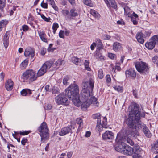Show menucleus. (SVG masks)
Returning <instances> with one entry per match:
<instances>
[{
    "mask_svg": "<svg viewBox=\"0 0 158 158\" xmlns=\"http://www.w3.org/2000/svg\"><path fill=\"white\" fill-rule=\"evenodd\" d=\"M65 94L61 93L56 97L55 99L58 105L67 106L69 102L68 101L67 96L69 99L72 100L74 104L77 106H80L81 103L79 99V88L75 84H71L65 90Z\"/></svg>",
    "mask_w": 158,
    "mask_h": 158,
    "instance_id": "1",
    "label": "nucleus"
},
{
    "mask_svg": "<svg viewBox=\"0 0 158 158\" xmlns=\"http://www.w3.org/2000/svg\"><path fill=\"white\" fill-rule=\"evenodd\" d=\"M94 83V80L90 78L88 81L83 84V88L81 94V98L85 100L81 105L83 110H86L91 104L95 108L99 106V103L97 98L92 96Z\"/></svg>",
    "mask_w": 158,
    "mask_h": 158,
    "instance_id": "2",
    "label": "nucleus"
},
{
    "mask_svg": "<svg viewBox=\"0 0 158 158\" xmlns=\"http://www.w3.org/2000/svg\"><path fill=\"white\" fill-rule=\"evenodd\" d=\"M139 105L136 103L134 104L132 106L131 110L130 111L131 115H134V118L137 122L135 127L136 129H142L143 132L146 136L150 138L151 137L152 135L148 128L146 125L140 121L142 118H144L145 115V112L144 111H141L139 110Z\"/></svg>",
    "mask_w": 158,
    "mask_h": 158,
    "instance_id": "3",
    "label": "nucleus"
},
{
    "mask_svg": "<svg viewBox=\"0 0 158 158\" xmlns=\"http://www.w3.org/2000/svg\"><path fill=\"white\" fill-rule=\"evenodd\" d=\"M101 115L100 113H98L93 114L92 118L93 119H97V125L96 127V130L100 133L103 130V128H106L107 127V118L106 117L103 118V120L101 123Z\"/></svg>",
    "mask_w": 158,
    "mask_h": 158,
    "instance_id": "4",
    "label": "nucleus"
},
{
    "mask_svg": "<svg viewBox=\"0 0 158 158\" xmlns=\"http://www.w3.org/2000/svg\"><path fill=\"white\" fill-rule=\"evenodd\" d=\"M139 147L137 146L132 148L128 145L123 146L119 145L115 148V149L119 152H123L124 154L130 156L132 155H133L135 153L137 152V151L139 149Z\"/></svg>",
    "mask_w": 158,
    "mask_h": 158,
    "instance_id": "5",
    "label": "nucleus"
},
{
    "mask_svg": "<svg viewBox=\"0 0 158 158\" xmlns=\"http://www.w3.org/2000/svg\"><path fill=\"white\" fill-rule=\"evenodd\" d=\"M37 78L36 73L32 69H27L23 73L21 78L24 82H32Z\"/></svg>",
    "mask_w": 158,
    "mask_h": 158,
    "instance_id": "6",
    "label": "nucleus"
},
{
    "mask_svg": "<svg viewBox=\"0 0 158 158\" xmlns=\"http://www.w3.org/2000/svg\"><path fill=\"white\" fill-rule=\"evenodd\" d=\"M129 115L130 116L128 118L127 123L129 127L132 128L133 130L131 132V135L134 138H136L139 135V133L137 130L139 129H136L135 127L136 123H137V122L134 118V115L130 114V112Z\"/></svg>",
    "mask_w": 158,
    "mask_h": 158,
    "instance_id": "7",
    "label": "nucleus"
},
{
    "mask_svg": "<svg viewBox=\"0 0 158 158\" xmlns=\"http://www.w3.org/2000/svg\"><path fill=\"white\" fill-rule=\"evenodd\" d=\"M38 130L41 137V142H44V140H47L49 138V130L47 128V124L45 122H43L41 123Z\"/></svg>",
    "mask_w": 158,
    "mask_h": 158,
    "instance_id": "8",
    "label": "nucleus"
},
{
    "mask_svg": "<svg viewBox=\"0 0 158 158\" xmlns=\"http://www.w3.org/2000/svg\"><path fill=\"white\" fill-rule=\"evenodd\" d=\"M52 64V62L47 61L44 63L36 74L37 77L44 75L47 72V70L51 68Z\"/></svg>",
    "mask_w": 158,
    "mask_h": 158,
    "instance_id": "9",
    "label": "nucleus"
},
{
    "mask_svg": "<svg viewBox=\"0 0 158 158\" xmlns=\"http://www.w3.org/2000/svg\"><path fill=\"white\" fill-rule=\"evenodd\" d=\"M135 65L137 70L140 73H143L148 69V64L144 62H137Z\"/></svg>",
    "mask_w": 158,
    "mask_h": 158,
    "instance_id": "10",
    "label": "nucleus"
},
{
    "mask_svg": "<svg viewBox=\"0 0 158 158\" xmlns=\"http://www.w3.org/2000/svg\"><path fill=\"white\" fill-rule=\"evenodd\" d=\"M102 137L103 140L107 142H110L114 138V133L111 131H107L102 134Z\"/></svg>",
    "mask_w": 158,
    "mask_h": 158,
    "instance_id": "11",
    "label": "nucleus"
},
{
    "mask_svg": "<svg viewBox=\"0 0 158 158\" xmlns=\"http://www.w3.org/2000/svg\"><path fill=\"white\" fill-rule=\"evenodd\" d=\"M24 56L26 57H30L31 59L34 58L35 56V49L31 47L26 48L24 53Z\"/></svg>",
    "mask_w": 158,
    "mask_h": 158,
    "instance_id": "12",
    "label": "nucleus"
},
{
    "mask_svg": "<svg viewBox=\"0 0 158 158\" xmlns=\"http://www.w3.org/2000/svg\"><path fill=\"white\" fill-rule=\"evenodd\" d=\"M125 74L126 78H131L132 79H135L136 76L135 70L132 68L127 70L125 71Z\"/></svg>",
    "mask_w": 158,
    "mask_h": 158,
    "instance_id": "13",
    "label": "nucleus"
},
{
    "mask_svg": "<svg viewBox=\"0 0 158 158\" xmlns=\"http://www.w3.org/2000/svg\"><path fill=\"white\" fill-rule=\"evenodd\" d=\"M69 133H70L71 134L72 133L71 127L70 126L62 128L59 132V135L60 136H63Z\"/></svg>",
    "mask_w": 158,
    "mask_h": 158,
    "instance_id": "14",
    "label": "nucleus"
},
{
    "mask_svg": "<svg viewBox=\"0 0 158 158\" xmlns=\"http://www.w3.org/2000/svg\"><path fill=\"white\" fill-rule=\"evenodd\" d=\"M78 13L77 12L76 9L74 8L71 9L69 11V15L66 17V20L73 19V17L78 16Z\"/></svg>",
    "mask_w": 158,
    "mask_h": 158,
    "instance_id": "15",
    "label": "nucleus"
},
{
    "mask_svg": "<svg viewBox=\"0 0 158 158\" xmlns=\"http://www.w3.org/2000/svg\"><path fill=\"white\" fill-rule=\"evenodd\" d=\"M14 83L11 79H8L5 83V87L6 89L8 91H11L13 87Z\"/></svg>",
    "mask_w": 158,
    "mask_h": 158,
    "instance_id": "16",
    "label": "nucleus"
},
{
    "mask_svg": "<svg viewBox=\"0 0 158 158\" xmlns=\"http://www.w3.org/2000/svg\"><path fill=\"white\" fill-rule=\"evenodd\" d=\"M130 17L131 18V20L133 22V23L134 25H137L138 23V22L139 20L138 15L133 12V13L131 15Z\"/></svg>",
    "mask_w": 158,
    "mask_h": 158,
    "instance_id": "17",
    "label": "nucleus"
},
{
    "mask_svg": "<svg viewBox=\"0 0 158 158\" xmlns=\"http://www.w3.org/2000/svg\"><path fill=\"white\" fill-rule=\"evenodd\" d=\"M136 38L138 41L141 44L144 42L143 39V34L141 32H138L136 35Z\"/></svg>",
    "mask_w": 158,
    "mask_h": 158,
    "instance_id": "18",
    "label": "nucleus"
},
{
    "mask_svg": "<svg viewBox=\"0 0 158 158\" xmlns=\"http://www.w3.org/2000/svg\"><path fill=\"white\" fill-rule=\"evenodd\" d=\"M121 48V44L117 42L114 43L113 45V49L115 52L118 51Z\"/></svg>",
    "mask_w": 158,
    "mask_h": 158,
    "instance_id": "19",
    "label": "nucleus"
},
{
    "mask_svg": "<svg viewBox=\"0 0 158 158\" xmlns=\"http://www.w3.org/2000/svg\"><path fill=\"white\" fill-rule=\"evenodd\" d=\"M156 44L155 42L151 41L150 42H147L145 44V46L148 49L152 50L155 47Z\"/></svg>",
    "mask_w": 158,
    "mask_h": 158,
    "instance_id": "20",
    "label": "nucleus"
},
{
    "mask_svg": "<svg viewBox=\"0 0 158 158\" xmlns=\"http://www.w3.org/2000/svg\"><path fill=\"white\" fill-rule=\"evenodd\" d=\"M77 123L79 125L78 128V129L77 132H78V131H79L83 127V123L82 119L80 118H77L76 120Z\"/></svg>",
    "mask_w": 158,
    "mask_h": 158,
    "instance_id": "21",
    "label": "nucleus"
},
{
    "mask_svg": "<svg viewBox=\"0 0 158 158\" xmlns=\"http://www.w3.org/2000/svg\"><path fill=\"white\" fill-rule=\"evenodd\" d=\"M9 37L6 33L3 37V44L6 48H7L8 45V39Z\"/></svg>",
    "mask_w": 158,
    "mask_h": 158,
    "instance_id": "22",
    "label": "nucleus"
},
{
    "mask_svg": "<svg viewBox=\"0 0 158 158\" xmlns=\"http://www.w3.org/2000/svg\"><path fill=\"white\" fill-rule=\"evenodd\" d=\"M110 7L116 10H117V6L115 0H108Z\"/></svg>",
    "mask_w": 158,
    "mask_h": 158,
    "instance_id": "23",
    "label": "nucleus"
},
{
    "mask_svg": "<svg viewBox=\"0 0 158 158\" xmlns=\"http://www.w3.org/2000/svg\"><path fill=\"white\" fill-rule=\"evenodd\" d=\"M28 59L27 58L26 59L23 61L20 65V68L22 69H24L26 68V67L28 65Z\"/></svg>",
    "mask_w": 158,
    "mask_h": 158,
    "instance_id": "24",
    "label": "nucleus"
},
{
    "mask_svg": "<svg viewBox=\"0 0 158 158\" xmlns=\"http://www.w3.org/2000/svg\"><path fill=\"white\" fill-rule=\"evenodd\" d=\"M94 57L97 59L100 60H104V56L100 52H97L94 55Z\"/></svg>",
    "mask_w": 158,
    "mask_h": 158,
    "instance_id": "25",
    "label": "nucleus"
},
{
    "mask_svg": "<svg viewBox=\"0 0 158 158\" xmlns=\"http://www.w3.org/2000/svg\"><path fill=\"white\" fill-rule=\"evenodd\" d=\"M39 36L41 40L45 42H47V39L45 38V34L44 32H40L39 33Z\"/></svg>",
    "mask_w": 158,
    "mask_h": 158,
    "instance_id": "26",
    "label": "nucleus"
},
{
    "mask_svg": "<svg viewBox=\"0 0 158 158\" xmlns=\"http://www.w3.org/2000/svg\"><path fill=\"white\" fill-rule=\"evenodd\" d=\"M90 13L96 18L98 19L100 17V14L94 10H91L90 11Z\"/></svg>",
    "mask_w": 158,
    "mask_h": 158,
    "instance_id": "27",
    "label": "nucleus"
},
{
    "mask_svg": "<svg viewBox=\"0 0 158 158\" xmlns=\"http://www.w3.org/2000/svg\"><path fill=\"white\" fill-rule=\"evenodd\" d=\"M8 21L6 20H2L0 21V32L2 30L3 27L7 24Z\"/></svg>",
    "mask_w": 158,
    "mask_h": 158,
    "instance_id": "28",
    "label": "nucleus"
},
{
    "mask_svg": "<svg viewBox=\"0 0 158 158\" xmlns=\"http://www.w3.org/2000/svg\"><path fill=\"white\" fill-rule=\"evenodd\" d=\"M72 62L77 65H81V60L77 57H73L72 59Z\"/></svg>",
    "mask_w": 158,
    "mask_h": 158,
    "instance_id": "29",
    "label": "nucleus"
},
{
    "mask_svg": "<svg viewBox=\"0 0 158 158\" xmlns=\"http://www.w3.org/2000/svg\"><path fill=\"white\" fill-rule=\"evenodd\" d=\"M89 60H85L84 63L85 69L88 71H90L91 70L90 68L89 67Z\"/></svg>",
    "mask_w": 158,
    "mask_h": 158,
    "instance_id": "30",
    "label": "nucleus"
},
{
    "mask_svg": "<svg viewBox=\"0 0 158 158\" xmlns=\"http://www.w3.org/2000/svg\"><path fill=\"white\" fill-rule=\"evenodd\" d=\"M140 150L139 149L137 151V152L135 153V154L133 155V158H142L140 154Z\"/></svg>",
    "mask_w": 158,
    "mask_h": 158,
    "instance_id": "31",
    "label": "nucleus"
},
{
    "mask_svg": "<svg viewBox=\"0 0 158 158\" xmlns=\"http://www.w3.org/2000/svg\"><path fill=\"white\" fill-rule=\"evenodd\" d=\"M69 77L68 76L66 77L63 80V84L65 85H68L69 83Z\"/></svg>",
    "mask_w": 158,
    "mask_h": 158,
    "instance_id": "32",
    "label": "nucleus"
},
{
    "mask_svg": "<svg viewBox=\"0 0 158 158\" xmlns=\"http://www.w3.org/2000/svg\"><path fill=\"white\" fill-rule=\"evenodd\" d=\"M63 62H64L63 60L58 59L55 62L54 64L53 65L54 66V65L56 66L61 65L62 64Z\"/></svg>",
    "mask_w": 158,
    "mask_h": 158,
    "instance_id": "33",
    "label": "nucleus"
},
{
    "mask_svg": "<svg viewBox=\"0 0 158 158\" xmlns=\"http://www.w3.org/2000/svg\"><path fill=\"white\" fill-rule=\"evenodd\" d=\"M98 76L100 79H102L104 76L103 72L102 69H100L98 71Z\"/></svg>",
    "mask_w": 158,
    "mask_h": 158,
    "instance_id": "34",
    "label": "nucleus"
},
{
    "mask_svg": "<svg viewBox=\"0 0 158 158\" xmlns=\"http://www.w3.org/2000/svg\"><path fill=\"white\" fill-rule=\"evenodd\" d=\"M61 12L63 16L65 17L66 19V17L69 15V12L67 10H63Z\"/></svg>",
    "mask_w": 158,
    "mask_h": 158,
    "instance_id": "35",
    "label": "nucleus"
},
{
    "mask_svg": "<svg viewBox=\"0 0 158 158\" xmlns=\"http://www.w3.org/2000/svg\"><path fill=\"white\" fill-rule=\"evenodd\" d=\"M52 91L53 94H58L60 93V90L57 87H54Z\"/></svg>",
    "mask_w": 158,
    "mask_h": 158,
    "instance_id": "36",
    "label": "nucleus"
},
{
    "mask_svg": "<svg viewBox=\"0 0 158 158\" xmlns=\"http://www.w3.org/2000/svg\"><path fill=\"white\" fill-rule=\"evenodd\" d=\"M151 41L155 43L156 44V43L158 42V36L155 35L153 36L151 38Z\"/></svg>",
    "mask_w": 158,
    "mask_h": 158,
    "instance_id": "37",
    "label": "nucleus"
},
{
    "mask_svg": "<svg viewBox=\"0 0 158 158\" xmlns=\"http://www.w3.org/2000/svg\"><path fill=\"white\" fill-rule=\"evenodd\" d=\"M123 138L118 134H117L115 141L117 143L122 142Z\"/></svg>",
    "mask_w": 158,
    "mask_h": 158,
    "instance_id": "38",
    "label": "nucleus"
},
{
    "mask_svg": "<svg viewBox=\"0 0 158 158\" xmlns=\"http://www.w3.org/2000/svg\"><path fill=\"white\" fill-rule=\"evenodd\" d=\"M5 6V0H0V9L2 10Z\"/></svg>",
    "mask_w": 158,
    "mask_h": 158,
    "instance_id": "39",
    "label": "nucleus"
},
{
    "mask_svg": "<svg viewBox=\"0 0 158 158\" xmlns=\"http://www.w3.org/2000/svg\"><path fill=\"white\" fill-rule=\"evenodd\" d=\"M121 67L120 66V64H118L117 65L115 66V68H113L112 69V71L114 72H116V70L117 69V70L120 71V70Z\"/></svg>",
    "mask_w": 158,
    "mask_h": 158,
    "instance_id": "40",
    "label": "nucleus"
},
{
    "mask_svg": "<svg viewBox=\"0 0 158 158\" xmlns=\"http://www.w3.org/2000/svg\"><path fill=\"white\" fill-rule=\"evenodd\" d=\"M114 88L115 90L119 92H122L123 90V87L120 86L116 85L114 87Z\"/></svg>",
    "mask_w": 158,
    "mask_h": 158,
    "instance_id": "41",
    "label": "nucleus"
},
{
    "mask_svg": "<svg viewBox=\"0 0 158 158\" xmlns=\"http://www.w3.org/2000/svg\"><path fill=\"white\" fill-rule=\"evenodd\" d=\"M84 3L89 6H92L93 5L90 0H85L84 2Z\"/></svg>",
    "mask_w": 158,
    "mask_h": 158,
    "instance_id": "42",
    "label": "nucleus"
},
{
    "mask_svg": "<svg viewBox=\"0 0 158 158\" xmlns=\"http://www.w3.org/2000/svg\"><path fill=\"white\" fill-rule=\"evenodd\" d=\"M41 16L43 19H44L45 21L47 22H50V20L51 19L50 17L47 18L43 14L41 15Z\"/></svg>",
    "mask_w": 158,
    "mask_h": 158,
    "instance_id": "43",
    "label": "nucleus"
},
{
    "mask_svg": "<svg viewBox=\"0 0 158 158\" xmlns=\"http://www.w3.org/2000/svg\"><path fill=\"white\" fill-rule=\"evenodd\" d=\"M152 61L154 63L156 64L158 66V57L157 56H155L152 59Z\"/></svg>",
    "mask_w": 158,
    "mask_h": 158,
    "instance_id": "44",
    "label": "nucleus"
},
{
    "mask_svg": "<svg viewBox=\"0 0 158 158\" xmlns=\"http://www.w3.org/2000/svg\"><path fill=\"white\" fill-rule=\"evenodd\" d=\"M108 56L110 59H115L116 57V55L111 53H108Z\"/></svg>",
    "mask_w": 158,
    "mask_h": 158,
    "instance_id": "45",
    "label": "nucleus"
},
{
    "mask_svg": "<svg viewBox=\"0 0 158 158\" xmlns=\"http://www.w3.org/2000/svg\"><path fill=\"white\" fill-rule=\"evenodd\" d=\"M102 38L104 40H110V39L111 36L107 34H104L102 35Z\"/></svg>",
    "mask_w": 158,
    "mask_h": 158,
    "instance_id": "46",
    "label": "nucleus"
},
{
    "mask_svg": "<svg viewBox=\"0 0 158 158\" xmlns=\"http://www.w3.org/2000/svg\"><path fill=\"white\" fill-rule=\"evenodd\" d=\"M127 142L131 145H133L134 144V142L130 138L128 137L126 139Z\"/></svg>",
    "mask_w": 158,
    "mask_h": 158,
    "instance_id": "47",
    "label": "nucleus"
},
{
    "mask_svg": "<svg viewBox=\"0 0 158 158\" xmlns=\"http://www.w3.org/2000/svg\"><path fill=\"white\" fill-rule=\"evenodd\" d=\"M152 148L156 149L158 148V140H157L153 145Z\"/></svg>",
    "mask_w": 158,
    "mask_h": 158,
    "instance_id": "48",
    "label": "nucleus"
},
{
    "mask_svg": "<svg viewBox=\"0 0 158 158\" xmlns=\"http://www.w3.org/2000/svg\"><path fill=\"white\" fill-rule=\"evenodd\" d=\"M46 52V49L45 48H43L40 50V54L44 56Z\"/></svg>",
    "mask_w": 158,
    "mask_h": 158,
    "instance_id": "49",
    "label": "nucleus"
},
{
    "mask_svg": "<svg viewBox=\"0 0 158 158\" xmlns=\"http://www.w3.org/2000/svg\"><path fill=\"white\" fill-rule=\"evenodd\" d=\"M21 94L23 96H25L28 94V92L27 89H23L21 92Z\"/></svg>",
    "mask_w": 158,
    "mask_h": 158,
    "instance_id": "50",
    "label": "nucleus"
},
{
    "mask_svg": "<svg viewBox=\"0 0 158 158\" xmlns=\"http://www.w3.org/2000/svg\"><path fill=\"white\" fill-rule=\"evenodd\" d=\"M106 82L108 83L110 82L111 79L110 75L107 74L106 75Z\"/></svg>",
    "mask_w": 158,
    "mask_h": 158,
    "instance_id": "51",
    "label": "nucleus"
},
{
    "mask_svg": "<svg viewBox=\"0 0 158 158\" xmlns=\"http://www.w3.org/2000/svg\"><path fill=\"white\" fill-rule=\"evenodd\" d=\"M98 43V47L100 49H102V44L100 39H98L97 40Z\"/></svg>",
    "mask_w": 158,
    "mask_h": 158,
    "instance_id": "52",
    "label": "nucleus"
},
{
    "mask_svg": "<svg viewBox=\"0 0 158 158\" xmlns=\"http://www.w3.org/2000/svg\"><path fill=\"white\" fill-rule=\"evenodd\" d=\"M50 87V86L48 85H47L45 86L44 89L46 92H49L51 91V90L49 88Z\"/></svg>",
    "mask_w": 158,
    "mask_h": 158,
    "instance_id": "53",
    "label": "nucleus"
},
{
    "mask_svg": "<svg viewBox=\"0 0 158 158\" xmlns=\"http://www.w3.org/2000/svg\"><path fill=\"white\" fill-rule=\"evenodd\" d=\"M64 31L63 30H60L59 33V36L61 38H64Z\"/></svg>",
    "mask_w": 158,
    "mask_h": 158,
    "instance_id": "54",
    "label": "nucleus"
},
{
    "mask_svg": "<svg viewBox=\"0 0 158 158\" xmlns=\"http://www.w3.org/2000/svg\"><path fill=\"white\" fill-rule=\"evenodd\" d=\"M44 1L42 2L41 4V6L44 8H47L48 7V5L47 3H43V2Z\"/></svg>",
    "mask_w": 158,
    "mask_h": 158,
    "instance_id": "55",
    "label": "nucleus"
},
{
    "mask_svg": "<svg viewBox=\"0 0 158 158\" xmlns=\"http://www.w3.org/2000/svg\"><path fill=\"white\" fill-rule=\"evenodd\" d=\"M58 24L57 23H54L53 24L52 26V29L55 30H57V28L58 27Z\"/></svg>",
    "mask_w": 158,
    "mask_h": 158,
    "instance_id": "56",
    "label": "nucleus"
},
{
    "mask_svg": "<svg viewBox=\"0 0 158 158\" xmlns=\"http://www.w3.org/2000/svg\"><path fill=\"white\" fill-rule=\"evenodd\" d=\"M19 133L21 135H24L28 134L29 133V132L28 131H26L23 132L20 131Z\"/></svg>",
    "mask_w": 158,
    "mask_h": 158,
    "instance_id": "57",
    "label": "nucleus"
},
{
    "mask_svg": "<svg viewBox=\"0 0 158 158\" xmlns=\"http://www.w3.org/2000/svg\"><path fill=\"white\" fill-rule=\"evenodd\" d=\"M52 106L51 104H48L46 107V109L48 110H50L52 109Z\"/></svg>",
    "mask_w": 158,
    "mask_h": 158,
    "instance_id": "58",
    "label": "nucleus"
},
{
    "mask_svg": "<svg viewBox=\"0 0 158 158\" xmlns=\"http://www.w3.org/2000/svg\"><path fill=\"white\" fill-rule=\"evenodd\" d=\"M22 29L24 31H27L28 29V27L26 25H24L22 26Z\"/></svg>",
    "mask_w": 158,
    "mask_h": 158,
    "instance_id": "59",
    "label": "nucleus"
},
{
    "mask_svg": "<svg viewBox=\"0 0 158 158\" xmlns=\"http://www.w3.org/2000/svg\"><path fill=\"white\" fill-rule=\"evenodd\" d=\"M96 46V43L94 42L91 45L90 48L91 50H93L94 49L95 47Z\"/></svg>",
    "mask_w": 158,
    "mask_h": 158,
    "instance_id": "60",
    "label": "nucleus"
},
{
    "mask_svg": "<svg viewBox=\"0 0 158 158\" xmlns=\"http://www.w3.org/2000/svg\"><path fill=\"white\" fill-rule=\"evenodd\" d=\"M133 94L135 98H137V91L136 89L133 91Z\"/></svg>",
    "mask_w": 158,
    "mask_h": 158,
    "instance_id": "61",
    "label": "nucleus"
},
{
    "mask_svg": "<svg viewBox=\"0 0 158 158\" xmlns=\"http://www.w3.org/2000/svg\"><path fill=\"white\" fill-rule=\"evenodd\" d=\"M17 134V133L16 132H15V134H13V137H14V138H15V139H16L18 142H20V139L19 138H17L16 137V134Z\"/></svg>",
    "mask_w": 158,
    "mask_h": 158,
    "instance_id": "62",
    "label": "nucleus"
},
{
    "mask_svg": "<svg viewBox=\"0 0 158 158\" xmlns=\"http://www.w3.org/2000/svg\"><path fill=\"white\" fill-rule=\"evenodd\" d=\"M27 139H23L21 141V144L24 145L25 144V143L27 142Z\"/></svg>",
    "mask_w": 158,
    "mask_h": 158,
    "instance_id": "63",
    "label": "nucleus"
},
{
    "mask_svg": "<svg viewBox=\"0 0 158 158\" xmlns=\"http://www.w3.org/2000/svg\"><path fill=\"white\" fill-rule=\"evenodd\" d=\"M73 154V152H68L67 154V156L68 158H70Z\"/></svg>",
    "mask_w": 158,
    "mask_h": 158,
    "instance_id": "64",
    "label": "nucleus"
}]
</instances>
